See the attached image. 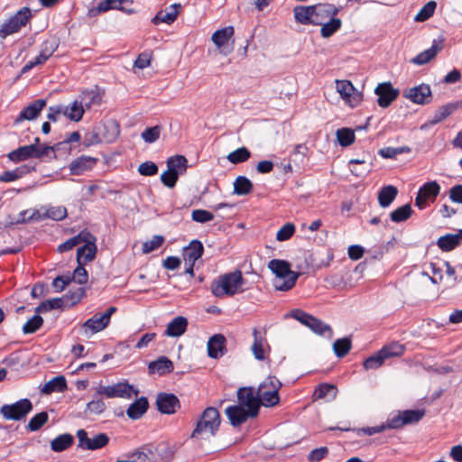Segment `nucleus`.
I'll return each instance as SVG.
<instances>
[{
	"mask_svg": "<svg viewBox=\"0 0 462 462\" xmlns=\"http://www.w3.org/2000/svg\"><path fill=\"white\" fill-rule=\"evenodd\" d=\"M67 387V383L64 376L60 375L52 378L49 382H47L43 387L42 388V393L45 394H50L52 393H60L64 391Z\"/></svg>",
	"mask_w": 462,
	"mask_h": 462,
	"instance_id": "obj_41",
	"label": "nucleus"
},
{
	"mask_svg": "<svg viewBox=\"0 0 462 462\" xmlns=\"http://www.w3.org/2000/svg\"><path fill=\"white\" fill-rule=\"evenodd\" d=\"M204 252V246L199 240H192L188 246L184 248L183 259L184 262L196 263Z\"/></svg>",
	"mask_w": 462,
	"mask_h": 462,
	"instance_id": "obj_32",
	"label": "nucleus"
},
{
	"mask_svg": "<svg viewBox=\"0 0 462 462\" xmlns=\"http://www.w3.org/2000/svg\"><path fill=\"white\" fill-rule=\"evenodd\" d=\"M173 363L167 356H160L155 361H152L148 365L150 374H157L158 375H165L173 370Z\"/></svg>",
	"mask_w": 462,
	"mask_h": 462,
	"instance_id": "obj_30",
	"label": "nucleus"
},
{
	"mask_svg": "<svg viewBox=\"0 0 462 462\" xmlns=\"http://www.w3.org/2000/svg\"><path fill=\"white\" fill-rule=\"evenodd\" d=\"M46 106L44 99H37L24 107L14 120L15 124H19L23 120H33L37 118L42 108Z\"/></svg>",
	"mask_w": 462,
	"mask_h": 462,
	"instance_id": "obj_25",
	"label": "nucleus"
},
{
	"mask_svg": "<svg viewBox=\"0 0 462 462\" xmlns=\"http://www.w3.org/2000/svg\"><path fill=\"white\" fill-rule=\"evenodd\" d=\"M320 34L323 38H329L336 32H337L342 25V22L339 18L333 16L329 20L321 23Z\"/></svg>",
	"mask_w": 462,
	"mask_h": 462,
	"instance_id": "obj_42",
	"label": "nucleus"
},
{
	"mask_svg": "<svg viewBox=\"0 0 462 462\" xmlns=\"http://www.w3.org/2000/svg\"><path fill=\"white\" fill-rule=\"evenodd\" d=\"M437 245L444 252L452 251L459 245L458 236L457 234L442 236L438 239Z\"/></svg>",
	"mask_w": 462,
	"mask_h": 462,
	"instance_id": "obj_44",
	"label": "nucleus"
},
{
	"mask_svg": "<svg viewBox=\"0 0 462 462\" xmlns=\"http://www.w3.org/2000/svg\"><path fill=\"white\" fill-rule=\"evenodd\" d=\"M208 355L211 358H219L226 352V337L222 334H216L208 341Z\"/></svg>",
	"mask_w": 462,
	"mask_h": 462,
	"instance_id": "obj_26",
	"label": "nucleus"
},
{
	"mask_svg": "<svg viewBox=\"0 0 462 462\" xmlns=\"http://www.w3.org/2000/svg\"><path fill=\"white\" fill-rule=\"evenodd\" d=\"M49 419V415L46 411H42L40 413L35 414L28 422L27 430L29 431H37L39 430Z\"/></svg>",
	"mask_w": 462,
	"mask_h": 462,
	"instance_id": "obj_54",
	"label": "nucleus"
},
{
	"mask_svg": "<svg viewBox=\"0 0 462 462\" xmlns=\"http://www.w3.org/2000/svg\"><path fill=\"white\" fill-rule=\"evenodd\" d=\"M148 407L149 403L147 399L141 397L128 407L126 414L132 420H138L146 412Z\"/></svg>",
	"mask_w": 462,
	"mask_h": 462,
	"instance_id": "obj_33",
	"label": "nucleus"
},
{
	"mask_svg": "<svg viewBox=\"0 0 462 462\" xmlns=\"http://www.w3.org/2000/svg\"><path fill=\"white\" fill-rule=\"evenodd\" d=\"M337 139L343 147L351 145L355 142V133L350 128H340L336 132Z\"/></svg>",
	"mask_w": 462,
	"mask_h": 462,
	"instance_id": "obj_49",
	"label": "nucleus"
},
{
	"mask_svg": "<svg viewBox=\"0 0 462 462\" xmlns=\"http://www.w3.org/2000/svg\"><path fill=\"white\" fill-rule=\"evenodd\" d=\"M220 423L221 418L218 411L214 407H208L198 419L190 438L199 440L209 439L216 436Z\"/></svg>",
	"mask_w": 462,
	"mask_h": 462,
	"instance_id": "obj_1",
	"label": "nucleus"
},
{
	"mask_svg": "<svg viewBox=\"0 0 462 462\" xmlns=\"http://www.w3.org/2000/svg\"><path fill=\"white\" fill-rule=\"evenodd\" d=\"M188 324L185 317L178 316L167 325L164 334L171 337H179L186 332Z\"/></svg>",
	"mask_w": 462,
	"mask_h": 462,
	"instance_id": "obj_29",
	"label": "nucleus"
},
{
	"mask_svg": "<svg viewBox=\"0 0 462 462\" xmlns=\"http://www.w3.org/2000/svg\"><path fill=\"white\" fill-rule=\"evenodd\" d=\"M161 134V128L159 125H155L153 127L146 128L142 133V138L144 140V142L152 143H154L156 140L159 139Z\"/></svg>",
	"mask_w": 462,
	"mask_h": 462,
	"instance_id": "obj_64",
	"label": "nucleus"
},
{
	"mask_svg": "<svg viewBox=\"0 0 462 462\" xmlns=\"http://www.w3.org/2000/svg\"><path fill=\"white\" fill-rule=\"evenodd\" d=\"M45 217L56 221L62 220L67 216V209L64 207H51L49 208L45 212Z\"/></svg>",
	"mask_w": 462,
	"mask_h": 462,
	"instance_id": "obj_62",
	"label": "nucleus"
},
{
	"mask_svg": "<svg viewBox=\"0 0 462 462\" xmlns=\"http://www.w3.org/2000/svg\"><path fill=\"white\" fill-rule=\"evenodd\" d=\"M385 359L384 356L382 355L379 350L374 356H372L364 361V367L366 370L377 369L383 364Z\"/></svg>",
	"mask_w": 462,
	"mask_h": 462,
	"instance_id": "obj_58",
	"label": "nucleus"
},
{
	"mask_svg": "<svg viewBox=\"0 0 462 462\" xmlns=\"http://www.w3.org/2000/svg\"><path fill=\"white\" fill-rule=\"evenodd\" d=\"M28 166H21L13 171H6L0 175V182H12L22 178L24 174L29 172Z\"/></svg>",
	"mask_w": 462,
	"mask_h": 462,
	"instance_id": "obj_46",
	"label": "nucleus"
},
{
	"mask_svg": "<svg viewBox=\"0 0 462 462\" xmlns=\"http://www.w3.org/2000/svg\"><path fill=\"white\" fill-rule=\"evenodd\" d=\"M245 279L239 270L225 273L211 285V292L217 298L234 296L244 291Z\"/></svg>",
	"mask_w": 462,
	"mask_h": 462,
	"instance_id": "obj_2",
	"label": "nucleus"
},
{
	"mask_svg": "<svg viewBox=\"0 0 462 462\" xmlns=\"http://www.w3.org/2000/svg\"><path fill=\"white\" fill-rule=\"evenodd\" d=\"M402 412L403 415L402 419L405 425L420 421L425 414L424 411L420 410H406Z\"/></svg>",
	"mask_w": 462,
	"mask_h": 462,
	"instance_id": "obj_60",
	"label": "nucleus"
},
{
	"mask_svg": "<svg viewBox=\"0 0 462 462\" xmlns=\"http://www.w3.org/2000/svg\"><path fill=\"white\" fill-rule=\"evenodd\" d=\"M268 268L275 274L274 288L281 291L292 289L300 274L291 271V264L285 260L273 259L268 263Z\"/></svg>",
	"mask_w": 462,
	"mask_h": 462,
	"instance_id": "obj_3",
	"label": "nucleus"
},
{
	"mask_svg": "<svg viewBox=\"0 0 462 462\" xmlns=\"http://www.w3.org/2000/svg\"><path fill=\"white\" fill-rule=\"evenodd\" d=\"M293 14L296 22L300 24L313 25V5L303 6L299 5L294 7Z\"/></svg>",
	"mask_w": 462,
	"mask_h": 462,
	"instance_id": "obj_35",
	"label": "nucleus"
},
{
	"mask_svg": "<svg viewBox=\"0 0 462 462\" xmlns=\"http://www.w3.org/2000/svg\"><path fill=\"white\" fill-rule=\"evenodd\" d=\"M87 232L88 231H82L79 235H77V236L68 239L64 243L60 244L58 246V249H57L58 252L59 253L68 252V251L73 249L75 246L79 245V244L83 243Z\"/></svg>",
	"mask_w": 462,
	"mask_h": 462,
	"instance_id": "obj_51",
	"label": "nucleus"
},
{
	"mask_svg": "<svg viewBox=\"0 0 462 462\" xmlns=\"http://www.w3.org/2000/svg\"><path fill=\"white\" fill-rule=\"evenodd\" d=\"M116 311V307H109L104 313H96L82 324L85 335H94L104 330L110 323L111 316Z\"/></svg>",
	"mask_w": 462,
	"mask_h": 462,
	"instance_id": "obj_9",
	"label": "nucleus"
},
{
	"mask_svg": "<svg viewBox=\"0 0 462 462\" xmlns=\"http://www.w3.org/2000/svg\"><path fill=\"white\" fill-rule=\"evenodd\" d=\"M167 170L180 176L186 172L188 161L183 155H175L168 158Z\"/></svg>",
	"mask_w": 462,
	"mask_h": 462,
	"instance_id": "obj_34",
	"label": "nucleus"
},
{
	"mask_svg": "<svg viewBox=\"0 0 462 462\" xmlns=\"http://www.w3.org/2000/svg\"><path fill=\"white\" fill-rule=\"evenodd\" d=\"M377 96V104L382 108H387L397 99L400 94L398 88H393L390 81L379 83L374 88Z\"/></svg>",
	"mask_w": 462,
	"mask_h": 462,
	"instance_id": "obj_16",
	"label": "nucleus"
},
{
	"mask_svg": "<svg viewBox=\"0 0 462 462\" xmlns=\"http://www.w3.org/2000/svg\"><path fill=\"white\" fill-rule=\"evenodd\" d=\"M403 97L414 104L425 105L431 100V90L429 85L420 84L406 89Z\"/></svg>",
	"mask_w": 462,
	"mask_h": 462,
	"instance_id": "obj_18",
	"label": "nucleus"
},
{
	"mask_svg": "<svg viewBox=\"0 0 462 462\" xmlns=\"http://www.w3.org/2000/svg\"><path fill=\"white\" fill-rule=\"evenodd\" d=\"M54 153L53 147L40 145L39 138H35V143L30 145H23L8 153V158L14 162H19L30 158H42Z\"/></svg>",
	"mask_w": 462,
	"mask_h": 462,
	"instance_id": "obj_5",
	"label": "nucleus"
},
{
	"mask_svg": "<svg viewBox=\"0 0 462 462\" xmlns=\"http://www.w3.org/2000/svg\"><path fill=\"white\" fill-rule=\"evenodd\" d=\"M97 162V159L90 156H80L73 160L69 164V171L72 175H80L92 169Z\"/></svg>",
	"mask_w": 462,
	"mask_h": 462,
	"instance_id": "obj_27",
	"label": "nucleus"
},
{
	"mask_svg": "<svg viewBox=\"0 0 462 462\" xmlns=\"http://www.w3.org/2000/svg\"><path fill=\"white\" fill-rule=\"evenodd\" d=\"M58 43L54 39L45 41L40 51V54L34 58V64H43L55 52Z\"/></svg>",
	"mask_w": 462,
	"mask_h": 462,
	"instance_id": "obj_36",
	"label": "nucleus"
},
{
	"mask_svg": "<svg viewBox=\"0 0 462 462\" xmlns=\"http://www.w3.org/2000/svg\"><path fill=\"white\" fill-rule=\"evenodd\" d=\"M79 101L84 108H91L101 104L102 96L97 90H86L81 93Z\"/></svg>",
	"mask_w": 462,
	"mask_h": 462,
	"instance_id": "obj_40",
	"label": "nucleus"
},
{
	"mask_svg": "<svg viewBox=\"0 0 462 462\" xmlns=\"http://www.w3.org/2000/svg\"><path fill=\"white\" fill-rule=\"evenodd\" d=\"M31 15L29 8L20 9L13 17L1 25L0 37L5 39L7 36L19 32L26 24Z\"/></svg>",
	"mask_w": 462,
	"mask_h": 462,
	"instance_id": "obj_11",
	"label": "nucleus"
},
{
	"mask_svg": "<svg viewBox=\"0 0 462 462\" xmlns=\"http://www.w3.org/2000/svg\"><path fill=\"white\" fill-rule=\"evenodd\" d=\"M94 390H96V396H105L106 398L131 399L138 394V391L134 390L133 385L125 382H119L111 385L99 383Z\"/></svg>",
	"mask_w": 462,
	"mask_h": 462,
	"instance_id": "obj_6",
	"label": "nucleus"
},
{
	"mask_svg": "<svg viewBox=\"0 0 462 462\" xmlns=\"http://www.w3.org/2000/svg\"><path fill=\"white\" fill-rule=\"evenodd\" d=\"M32 410V402L29 399L24 398L11 404H4L0 408V414L5 420H21L24 419Z\"/></svg>",
	"mask_w": 462,
	"mask_h": 462,
	"instance_id": "obj_10",
	"label": "nucleus"
},
{
	"mask_svg": "<svg viewBox=\"0 0 462 462\" xmlns=\"http://www.w3.org/2000/svg\"><path fill=\"white\" fill-rule=\"evenodd\" d=\"M42 318L40 315H34L23 326V332L24 334H32L42 326Z\"/></svg>",
	"mask_w": 462,
	"mask_h": 462,
	"instance_id": "obj_56",
	"label": "nucleus"
},
{
	"mask_svg": "<svg viewBox=\"0 0 462 462\" xmlns=\"http://www.w3.org/2000/svg\"><path fill=\"white\" fill-rule=\"evenodd\" d=\"M156 405L163 414H173L180 407V401L173 393H161L157 395Z\"/></svg>",
	"mask_w": 462,
	"mask_h": 462,
	"instance_id": "obj_20",
	"label": "nucleus"
},
{
	"mask_svg": "<svg viewBox=\"0 0 462 462\" xmlns=\"http://www.w3.org/2000/svg\"><path fill=\"white\" fill-rule=\"evenodd\" d=\"M335 83L337 92L347 106L354 108L361 104L363 100V94L353 86L351 81L346 79H337Z\"/></svg>",
	"mask_w": 462,
	"mask_h": 462,
	"instance_id": "obj_12",
	"label": "nucleus"
},
{
	"mask_svg": "<svg viewBox=\"0 0 462 462\" xmlns=\"http://www.w3.org/2000/svg\"><path fill=\"white\" fill-rule=\"evenodd\" d=\"M381 354L387 359L392 356H399L404 351V346L399 343H392L388 346H383L381 350Z\"/></svg>",
	"mask_w": 462,
	"mask_h": 462,
	"instance_id": "obj_57",
	"label": "nucleus"
},
{
	"mask_svg": "<svg viewBox=\"0 0 462 462\" xmlns=\"http://www.w3.org/2000/svg\"><path fill=\"white\" fill-rule=\"evenodd\" d=\"M412 214V208L410 204H405L394 209L390 214V218L394 223H400L407 220Z\"/></svg>",
	"mask_w": 462,
	"mask_h": 462,
	"instance_id": "obj_47",
	"label": "nucleus"
},
{
	"mask_svg": "<svg viewBox=\"0 0 462 462\" xmlns=\"http://www.w3.org/2000/svg\"><path fill=\"white\" fill-rule=\"evenodd\" d=\"M442 49V40H434L430 48L415 56L411 62L416 65H423L432 60Z\"/></svg>",
	"mask_w": 462,
	"mask_h": 462,
	"instance_id": "obj_28",
	"label": "nucleus"
},
{
	"mask_svg": "<svg viewBox=\"0 0 462 462\" xmlns=\"http://www.w3.org/2000/svg\"><path fill=\"white\" fill-rule=\"evenodd\" d=\"M74 438L69 433H64L57 436L51 442V448L54 452H62L72 446Z\"/></svg>",
	"mask_w": 462,
	"mask_h": 462,
	"instance_id": "obj_38",
	"label": "nucleus"
},
{
	"mask_svg": "<svg viewBox=\"0 0 462 462\" xmlns=\"http://www.w3.org/2000/svg\"><path fill=\"white\" fill-rule=\"evenodd\" d=\"M282 383L275 376H268L258 386L257 394L262 405L273 407L279 403Z\"/></svg>",
	"mask_w": 462,
	"mask_h": 462,
	"instance_id": "obj_4",
	"label": "nucleus"
},
{
	"mask_svg": "<svg viewBox=\"0 0 462 462\" xmlns=\"http://www.w3.org/2000/svg\"><path fill=\"white\" fill-rule=\"evenodd\" d=\"M100 397L101 396H96V393H94V398L87 403L86 411L88 412L99 415L106 411V403Z\"/></svg>",
	"mask_w": 462,
	"mask_h": 462,
	"instance_id": "obj_52",
	"label": "nucleus"
},
{
	"mask_svg": "<svg viewBox=\"0 0 462 462\" xmlns=\"http://www.w3.org/2000/svg\"><path fill=\"white\" fill-rule=\"evenodd\" d=\"M440 191V186L436 180L424 183L419 189L415 198V205L420 209H424L429 202H433Z\"/></svg>",
	"mask_w": 462,
	"mask_h": 462,
	"instance_id": "obj_14",
	"label": "nucleus"
},
{
	"mask_svg": "<svg viewBox=\"0 0 462 462\" xmlns=\"http://www.w3.org/2000/svg\"><path fill=\"white\" fill-rule=\"evenodd\" d=\"M291 317L308 327L317 335L325 336L328 333V337H332V329L329 325L324 323L320 319L300 310H294L291 313Z\"/></svg>",
	"mask_w": 462,
	"mask_h": 462,
	"instance_id": "obj_7",
	"label": "nucleus"
},
{
	"mask_svg": "<svg viewBox=\"0 0 462 462\" xmlns=\"http://www.w3.org/2000/svg\"><path fill=\"white\" fill-rule=\"evenodd\" d=\"M164 237L162 236H153L151 240L143 244V253L149 254L162 245Z\"/></svg>",
	"mask_w": 462,
	"mask_h": 462,
	"instance_id": "obj_59",
	"label": "nucleus"
},
{
	"mask_svg": "<svg viewBox=\"0 0 462 462\" xmlns=\"http://www.w3.org/2000/svg\"><path fill=\"white\" fill-rule=\"evenodd\" d=\"M351 340L347 337L337 339L333 344L335 355L341 358L344 357L351 349Z\"/></svg>",
	"mask_w": 462,
	"mask_h": 462,
	"instance_id": "obj_53",
	"label": "nucleus"
},
{
	"mask_svg": "<svg viewBox=\"0 0 462 462\" xmlns=\"http://www.w3.org/2000/svg\"><path fill=\"white\" fill-rule=\"evenodd\" d=\"M180 4H173L163 11H160L152 19L154 24L164 23L167 24L172 23L178 17Z\"/></svg>",
	"mask_w": 462,
	"mask_h": 462,
	"instance_id": "obj_31",
	"label": "nucleus"
},
{
	"mask_svg": "<svg viewBox=\"0 0 462 462\" xmlns=\"http://www.w3.org/2000/svg\"><path fill=\"white\" fill-rule=\"evenodd\" d=\"M131 457L134 462H154L155 454L146 447H142L132 453Z\"/></svg>",
	"mask_w": 462,
	"mask_h": 462,
	"instance_id": "obj_48",
	"label": "nucleus"
},
{
	"mask_svg": "<svg viewBox=\"0 0 462 462\" xmlns=\"http://www.w3.org/2000/svg\"><path fill=\"white\" fill-rule=\"evenodd\" d=\"M398 195V189L393 185L383 187L378 193V202L382 208H388Z\"/></svg>",
	"mask_w": 462,
	"mask_h": 462,
	"instance_id": "obj_37",
	"label": "nucleus"
},
{
	"mask_svg": "<svg viewBox=\"0 0 462 462\" xmlns=\"http://www.w3.org/2000/svg\"><path fill=\"white\" fill-rule=\"evenodd\" d=\"M64 116L72 121L79 122L84 114V107L80 101L75 100L63 110Z\"/></svg>",
	"mask_w": 462,
	"mask_h": 462,
	"instance_id": "obj_43",
	"label": "nucleus"
},
{
	"mask_svg": "<svg viewBox=\"0 0 462 462\" xmlns=\"http://www.w3.org/2000/svg\"><path fill=\"white\" fill-rule=\"evenodd\" d=\"M234 27L226 26L216 31L211 37L212 42L224 55L229 54L233 48L228 46V42L234 35Z\"/></svg>",
	"mask_w": 462,
	"mask_h": 462,
	"instance_id": "obj_19",
	"label": "nucleus"
},
{
	"mask_svg": "<svg viewBox=\"0 0 462 462\" xmlns=\"http://www.w3.org/2000/svg\"><path fill=\"white\" fill-rule=\"evenodd\" d=\"M337 389L334 384L320 383L314 391V397L316 399H327L333 401L336 399Z\"/></svg>",
	"mask_w": 462,
	"mask_h": 462,
	"instance_id": "obj_39",
	"label": "nucleus"
},
{
	"mask_svg": "<svg viewBox=\"0 0 462 462\" xmlns=\"http://www.w3.org/2000/svg\"><path fill=\"white\" fill-rule=\"evenodd\" d=\"M79 439V448L87 450H97L104 448L109 442V438L106 433H98L92 438H88V432L80 429L77 431Z\"/></svg>",
	"mask_w": 462,
	"mask_h": 462,
	"instance_id": "obj_15",
	"label": "nucleus"
},
{
	"mask_svg": "<svg viewBox=\"0 0 462 462\" xmlns=\"http://www.w3.org/2000/svg\"><path fill=\"white\" fill-rule=\"evenodd\" d=\"M83 243L85 245L77 251V261L79 264L93 261L97 254L96 237L92 234L87 232Z\"/></svg>",
	"mask_w": 462,
	"mask_h": 462,
	"instance_id": "obj_17",
	"label": "nucleus"
},
{
	"mask_svg": "<svg viewBox=\"0 0 462 462\" xmlns=\"http://www.w3.org/2000/svg\"><path fill=\"white\" fill-rule=\"evenodd\" d=\"M437 4L435 1H430L420 10V12L415 16V21L417 22H424L431 17L435 12Z\"/></svg>",
	"mask_w": 462,
	"mask_h": 462,
	"instance_id": "obj_55",
	"label": "nucleus"
},
{
	"mask_svg": "<svg viewBox=\"0 0 462 462\" xmlns=\"http://www.w3.org/2000/svg\"><path fill=\"white\" fill-rule=\"evenodd\" d=\"M225 413L233 427H239L245 423L248 418H253L251 412L241 405H231L226 408Z\"/></svg>",
	"mask_w": 462,
	"mask_h": 462,
	"instance_id": "obj_22",
	"label": "nucleus"
},
{
	"mask_svg": "<svg viewBox=\"0 0 462 462\" xmlns=\"http://www.w3.org/2000/svg\"><path fill=\"white\" fill-rule=\"evenodd\" d=\"M295 232V226L292 223H286L283 225L276 234V239L280 242L290 239Z\"/></svg>",
	"mask_w": 462,
	"mask_h": 462,
	"instance_id": "obj_61",
	"label": "nucleus"
},
{
	"mask_svg": "<svg viewBox=\"0 0 462 462\" xmlns=\"http://www.w3.org/2000/svg\"><path fill=\"white\" fill-rule=\"evenodd\" d=\"M191 218L198 223H207L213 220L214 215L205 209H194L191 213Z\"/></svg>",
	"mask_w": 462,
	"mask_h": 462,
	"instance_id": "obj_63",
	"label": "nucleus"
},
{
	"mask_svg": "<svg viewBox=\"0 0 462 462\" xmlns=\"http://www.w3.org/2000/svg\"><path fill=\"white\" fill-rule=\"evenodd\" d=\"M338 9L332 4H318L313 5V25H320L333 16H336Z\"/></svg>",
	"mask_w": 462,
	"mask_h": 462,
	"instance_id": "obj_21",
	"label": "nucleus"
},
{
	"mask_svg": "<svg viewBox=\"0 0 462 462\" xmlns=\"http://www.w3.org/2000/svg\"><path fill=\"white\" fill-rule=\"evenodd\" d=\"M253 189L252 181L245 177L238 176L234 181V193L239 196L249 194Z\"/></svg>",
	"mask_w": 462,
	"mask_h": 462,
	"instance_id": "obj_45",
	"label": "nucleus"
},
{
	"mask_svg": "<svg viewBox=\"0 0 462 462\" xmlns=\"http://www.w3.org/2000/svg\"><path fill=\"white\" fill-rule=\"evenodd\" d=\"M325 282L337 290H345L355 286L348 272L331 273L325 278Z\"/></svg>",
	"mask_w": 462,
	"mask_h": 462,
	"instance_id": "obj_24",
	"label": "nucleus"
},
{
	"mask_svg": "<svg viewBox=\"0 0 462 462\" xmlns=\"http://www.w3.org/2000/svg\"><path fill=\"white\" fill-rule=\"evenodd\" d=\"M238 405L246 407L252 417H256L262 405L257 392L252 387H241L237 391Z\"/></svg>",
	"mask_w": 462,
	"mask_h": 462,
	"instance_id": "obj_13",
	"label": "nucleus"
},
{
	"mask_svg": "<svg viewBox=\"0 0 462 462\" xmlns=\"http://www.w3.org/2000/svg\"><path fill=\"white\" fill-rule=\"evenodd\" d=\"M251 157V152L246 147H240L227 155V160L233 164L246 162Z\"/></svg>",
	"mask_w": 462,
	"mask_h": 462,
	"instance_id": "obj_50",
	"label": "nucleus"
},
{
	"mask_svg": "<svg viewBox=\"0 0 462 462\" xmlns=\"http://www.w3.org/2000/svg\"><path fill=\"white\" fill-rule=\"evenodd\" d=\"M253 337L254 342L251 346L253 355L255 359L263 361L266 358L267 353L270 349L266 338L256 328L253 329Z\"/></svg>",
	"mask_w": 462,
	"mask_h": 462,
	"instance_id": "obj_23",
	"label": "nucleus"
},
{
	"mask_svg": "<svg viewBox=\"0 0 462 462\" xmlns=\"http://www.w3.org/2000/svg\"><path fill=\"white\" fill-rule=\"evenodd\" d=\"M291 317L308 327L317 335L325 336L328 333V337H332V329L329 325L324 323L320 319L300 310H294L291 313Z\"/></svg>",
	"mask_w": 462,
	"mask_h": 462,
	"instance_id": "obj_8",
	"label": "nucleus"
}]
</instances>
